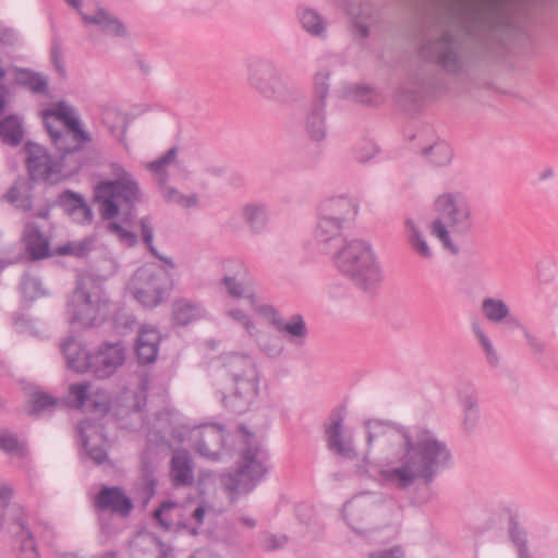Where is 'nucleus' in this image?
Instances as JSON below:
<instances>
[{"mask_svg": "<svg viewBox=\"0 0 558 558\" xmlns=\"http://www.w3.org/2000/svg\"><path fill=\"white\" fill-rule=\"evenodd\" d=\"M112 112H107L104 114V123L107 125L109 132L111 135L116 136L121 145H123L125 148L128 147L126 144V131H128V122L125 119L119 114H114L116 119L118 120V123H109V119L112 116Z\"/></svg>", "mask_w": 558, "mask_h": 558, "instance_id": "obj_52", "label": "nucleus"}, {"mask_svg": "<svg viewBox=\"0 0 558 558\" xmlns=\"http://www.w3.org/2000/svg\"><path fill=\"white\" fill-rule=\"evenodd\" d=\"M107 230L117 234L120 240L126 241L129 246H134L137 243V235L134 232L124 229L121 223L117 221H110L107 226Z\"/></svg>", "mask_w": 558, "mask_h": 558, "instance_id": "obj_57", "label": "nucleus"}, {"mask_svg": "<svg viewBox=\"0 0 558 558\" xmlns=\"http://www.w3.org/2000/svg\"><path fill=\"white\" fill-rule=\"evenodd\" d=\"M218 373L226 384L221 399L225 408L235 415L247 413L259 393V374L254 359L241 353L226 354Z\"/></svg>", "mask_w": 558, "mask_h": 558, "instance_id": "obj_2", "label": "nucleus"}, {"mask_svg": "<svg viewBox=\"0 0 558 558\" xmlns=\"http://www.w3.org/2000/svg\"><path fill=\"white\" fill-rule=\"evenodd\" d=\"M404 228L411 248L422 258L430 259L433 257V252L415 222L412 219H407L404 221Z\"/></svg>", "mask_w": 558, "mask_h": 558, "instance_id": "obj_43", "label": "nucleus"}, {"mask_svg": "<svg viewBox=\"0 0 558 558\" xmlns=\"http://www.w3.org/2000/svg\"><path fill=\"white\" fill-rule=\"evenodd\" d=\"M133 296L144 307L160 305L173 289L168 269L156 264L140 267L133 277Z\"/></svg>", "mask_w": 558, "mask_h": 558, "instance_id": "obj_10", "label": "nucleus"}, {"mask_svg": "<svg viewBox=\"0 0 558 558\" xmlns=\"http://www.w3.org/2000/svg\"><path fill=\"white\" fill-rule=\"evenodd\" d=\"M329 94V72L320 71L314 76V95L304 117V130L308 138L320 143L327 136L326 99Z\"/></svg>", "mask_w": 558, "mask_h": 558, "instance_id": "obj_13", "label": "nucleus"}, {"mask_svg": "<svg viewBox=\"0 0 558 558\" xmlns=\"http://www.w3.org/2000/svg\"><path fill=\"white\" fill-rule=\"evenodd\" d=\"M345 409L338 405L331 410L329 422L324 424L327 448L329 451L347 460L357 459L351 438H343Z\"/></svg>", "mask_w": 558, "mask_h": 558, "instance_id": "obj_18", "label": "nucleus"}, {"mask_svg": "<svg viewBox=\"0 0 558 558\" xmlns=\"http://www.w3.org/2000/svg\"><path fill=\"white\" fill-rule=\"evenodd\" d=\"M366 442L380 447L396 442L398 449L391 463L397 466L383 470L381 476L398 489H408L416 482L429 487L439 473L452 466V453L447 444L434 432L422 426L405 427L392 422L369 420L365 423ZM369 449L364 456L368 463Z\"/></svg>", "mask_w": 558, "mask_h": 558, "instance_id": "obj_1", "label": "nucleus"}, {"mask_svg": "<svg viewBox=\"0 0 558 558\" xmlns=\"http://www.w3.org/2000/svg\"><path fill=\"white\" fill-rule=\"evenodd\" d=\"M417 54L423 62L452 76L466 74L475 63V53L469 43L450 28H442L424 38Z\"/></svg>", "mask_w": 558, "mask_h": 558, "instance_id": "obj_4", "label": "nucleus"}, {"mask_svg": "<svg viewBox=\"0 0 558 558\" xmlns=\"http://www.w3.org/2000/svg\"><path fill=\"white\" fill-rule=\"evenodd\" d=\"M338 270L357 289L373 292L384 279L381 266L369 243L353 239L336 250Z\"/></svg>", "mask_w": 558, "mask_h": 558, "instance_id": "obj_5", "label": "nucleus"}, {"mask_svg": "<svg viewBox=\"0 0 558 558\" xmlns=\"http://www.w3.org/2000/svg\"><path fill=\"white\" fill-rule=\"evenodd\" d=\"M107 302L102 289L92 277L77 279L68 300L69 322L82 327L99 325L106 317Z\"/></svg>", "mask_w": 558, "mask_h": 558, "instance_id": "obj_9", "label": "nucleus"}, {"mask_svg": "<svg viewBox=\"0 0 558 558\" xmlns=\"http://www.w3.org/2000/svg\"><path fill=\"white\" fill-rule=\"evenodd\" d=\"M517 329H520L523 332L529 347L534 353L542 354L544 352L545 343L539 338L531 333L524 325L521 324V327H517Z\"/></svg>", "mask_w": 558, "mask_h": 558, "instance_id": "obj_60", "label": "nucleus"}, {"mask_svg": "<svg viewBox=\"0 0 558 558\" xmlns=\"http://www.w3.org/2000/svg\"><path fill=\"white\" fill-rule=\"evenodd\" d=\"M287 542L288 538L286 535L267 534L263 539L262 546L267 551H274L282 548Z\"/></svg>", "mask_w": 558, "mask_h": 558, "instance_id": "obj_61", "label": "nucleus"}, {"mask_svg": "<svg viewBox=\"0 0 558 558\" xmlns=\"http://www.w3.org/2000/svg\"><path fill=\"white\" fill-rule=\"evenodd\" d=\"M140 226H141V233H142L143 242L146 245H150L153 242V239H154V230L151 227L150 218L148 216L141 218Z\"/></svg>", "mask_w": 558, "mask_h": 558, "instance_id": "obj_62", "label": "nucleus"}, {"mask_svg": "<svg viewBox=\"0 0 558 558\" xmlns=\"http://www.w3.org/2000/svg\"><path fill=\"white\" fill-rule=\"evenodd\" d=\"M435 210L439 217L430 225L432 234L440 240L444 248L458 255L460 250L452 242L448 227L460 235L472 231L474 220L470 203L461 194L445 193L436 198Z\"/></svg>", "mask_w": 558, "mask_h": 558, "instance_id": "obj_7", "label": "nucleus"}, {"mask_svg": "<svg viewBox=\"0 0 558 558\" xmlns=\"http://www.w3.org/2000/svg\"><path fill=\"white\" fill-rule=\"evenodd\" d=\"M162 197L168 202L175 205H179L183 208H192L198 205V196L193 193L190 195H184L180 193L175 187L168 185V182L165 185H158Z\"/></svg>", "mask_w": 558, "mask_h": 558, "instance_id": "obj_46", "label": "nucleus"}, {"mask_svg": "<svg viewBox=\"0 0 558 558\" xmlns=\"http://www.w3.org/2000/svg\"><path fill=\"white\" fill-rule=\"evenodd\" d=\"M94 201L104 220L120 216L122 223L130 225L135 215V208L142 201V192L134 177L122 180H100L94 186Z\"/></svg>", "mask_w": 558, "mask_h": 558, "instance_id": "obj_6", "label": "nucleus"}, {"mask_svg": "<svg viewBox=\"0 0 558 558\" xmlns=\"http://www.w3.org/2000/svg\"><path fill=\"white\" fill-rule=\"evenodd\" d=\"M23 241L28 254V258L33 262L40 260L52 256L49 240L40 231L39 227L33 225L25 230Z\"/></svg>", "mask_w": 558, "mask_h": 558, "instance_id": "obj_30", "label": "nucleus"}, {"mask_svg": "<svg viewBox=\"0 0 558 558\" xmlns=\"http://www.w3.org/2000/svg\"><path fill=\"white\" fill-rule=\"evenodd\" d=\"M351 93L356 101L364 105H374L377 97L376 90L368 85H354Z\"/></svg>", "mask_w": 558, "mask_h": 558, "instance_id": "obj_55", "label": "nucleus"}, {"mask_svg": "<svg viewBox=\"0 0 558 558\" xmlns=\"http://www.w3.org/2000/svg\"><path fill=\"white\" fill-rule=\"evenodd\" d=\"M46 131L59 151V165L64 166V172L68 175L77 173L85 163L82 157L83 147L86 143H89L92 138L82 140L75 137L74 132L69 129L57 130L49 121H46Z\"/></svg>", "mask_w": 558, "mask_h": 558, "instance_id": "obj_15", "label": "nucleus"}, {"mask_svg": "<svg viewBox=\"0 0 558 558\" xmlns=\"http://www.w3.org/2000/svg\"><path fill=\"white\" fill-rule=\"evenodd\" d=\"M222 283L231 296L239 299L244 295V286L236 279V276L226 275Z\"/></svg>", "mask_w": 558, "mask_h": 558, "instance_id": "obj_59", "label": "nucleus"}, {"mask_svg": "<svg viewBox=\"0 0 558 558\" xmlns=\"http://www.w3.org/2000/svg\"><path fill=\"white\" fill-rule=\"evenodd\" d=\"M296 16L302 28L313 37L325 38L327 27L324 17L315 10L307 7H298Z\"/></svg>", "mask_w": 558, "mask_h": 558, "instance_id": "obj_38", "label": "nucleus"}, {"mask_svg": "<svg viewBox=\"0 0 558 558\" xmlns=\"http://www.w3.org/2000/svg\"><path fill=\"white\" fill-rule=\"evenodd\" d=\"M78 432L88 458L98 465L105 463L108 460V453L104 426L95 424L90 418H85L78 423Z\"/></svg>", "mask_w": 558, "mask_h": 558, "instance_id": "obj_20", "label": "nucleus"}, {"mask_svg": "<svg viewBox=\"0 0 558 558\" xmlns=\"http://www.w3.org/2000/svg\"><path fill=\"white\" fill-rule=\"evenodd\" d=\"M89 384L81 381L73 384L69 387V395L64 401L65 405L72 409H82L85 404L88 408H94L100 414H106L109 411L107 403H100L88 398Z\"/></svg>", "mask_w": 558, "mask_h": 558, "instance_id": "obj_33", "label": "nucleus"}, {"mask_svg": "<svg viewBox=\"0 0 558 558\" xmlns=\"http://www.w3.org/2000/svg\"><path fill=\"white\" fill-rule=\"evenodd\" d=\"M177 507V504L172 500H166L160 504V506L154 510L153 517L162 526L166 531L171 529L172 520L168 518L167 512Z\"/></svg>", "mask_w": 558, "mask_h": 558, "instance_id": "obj_54", "label": "nucleus"}, {"mask_svg": "<svg viewBox=\"0 0 558 558\" xmlns=\"http://www.w3.org/2000/svg\"><path fill=\"white\" fill-rule=\"evenodd\" d=\"M94 502L98 511H111L123 518L129 517L133 509L132 499L119 486L102 485Z\"/></svg>", "mask_w": 558, "mask_h": 558, "instance_id": "obj_21", "label": "nucleus"}, {"mask_svg": "<svg viewBox=\"0 0 558 558\" xmlns=\"http://www.w3.org/2000/svg\"><path fill=\"white\" fill-rule=\"evenodd\" d=\"M510 0H480V4L459 0L457 7H450L451 16H458L461 27L469 36L487 31L494 36H508L521 32L517 19L510 10Z\"/></svg>", "mask_w": 558, "mask_h": 558, "instance_id": "obj_3", "label": "nucleus"}, {"mask_svg": "<svg viewBox=\"0 0 558 558\" xmlns=\"http://www.w3.org/2000/svg\"><path fill=\"white\" fill-rule=\"evenodd\" d=\"M93 247L94 240L92 238H84L81 241H70L66 244L58 246L53 254L60 256L71 255L83 258L92 252Z\"/></svg>", "mask_w": 558, "mask_h": 558, "instance_id": "obj_47", "label": "nucleus"}, {"mask_svg": "<svg viewBox=\"0 0 558 558\" xmlns=\"http://www.w3.org/2000/svg\"><path fill=\"white\" fill-rule=\"evenodd\" d=\"M141 481L142 488L141 495L143 505H148L149 500L156 494L157 476H156V464L153 461V453L147 448L141 453Z\"/></svg>", "mask_w": 558, "mask_h": 558, "instance_id": "obj_32", "label": "nucleus"}, {"mask_svg": "<svg viewBox=\"0 0 558 558\" xmlns=\"http://www.w3.org/2000/svg\"><path fill=\"white\" fill-rule=\"evenodd\" d=\"M124 361L125 348L122 342H104L89 354L87 372L98 379H105L112 376Z\"/></svg>", "mask_w": 558, "mask_h": 558, "instance_id": "obj_17", "label": "nucleus"}, {"mask_svg": "<svg viewBox=\"0 0 558 558\" xmlns=\"http://www.w3.org/2000/svg\"><path fill=\"white\" fill-rule=\"evenodd\" d=\"M24 150L27 153L26 167L29 181H45L49 183L59 181V179H53V175L64 171V166L59 165L58 159H52L45 147L27 141L24 144Z\"/></svg>", "mask_w": 558, "mask_h": 558, "instance_id": "obj_16", "label": "nucleus"}, {"mask_svg": "<svg viewBox=\"0 0 558 558\" xmlns=\"http://www.w3.org/2000/svg\"><path fill=\"white\" fill-rule=\"evenodd\" d=\"M448 89L445 78L436 73L421 77L411 75L401 84L396 94L397 105L404 111H417L424 97L433 94H442Z\"/></svg>", "mask_w": 558, "mask_h": 558, "instance_id": "obj_12", "label": "nucleus"}, {"mask_svg": "<svg viewBox=\"0 0 558 558\" xmlns=\"http://www.w3.org/2000/svg\"><path fill=\"white\" fill-rule=\"evenodd\" d=\"M19 288L23 298L31 302L46 295V292L41 287V280L32 276L27 271L21 276Z\"/></svg>", "mask_w": 558, "mask_h": 558, "instance_id": "obj_48", "label": "nucleus"}, {"mask_svg": "<svg viewBox=\"0 0 558 558\" xmlns=\"http://www.w3.org/2000/svg\"><path fill=\"white\" fill-rule=\"evenodd\" d=\"M247 84L266 99L278 100L286 94L282 72L270 58L253 57L246 62Z\"/></svg>", "mask_w": 558, "mask_h": 558, "instance_id": "obj_11", "label": "nucleus"}, {"mask_svg": "<svg viewBox=\"0 0 558 558\" xmlns=\"http://www.w3.org/2000/svg\"><path fill=\"white\" fill-rule=\"evenodd\" d=\"M160 340L161 336L157 328L149 325L140 327L134 342L138 364L148 365L157 360Z\"/></svg>", "mask_w": 558, "mask_h": 558, "instance_id": "obj_22", "label": "nucleus"}, {"mask_svg": "<svg viewBox=\"0 0 558 558\" xmlns=\"http://www.w3.org/2000/svg\"><path fill=\"white\" fill-rule=\"evenodd\" d=\"M25 130L17 114L0 118V141L8 146L17 147L23 142Z\"/></svg>", "mask_w": 558, "mask_h": 558, "instance_id": "obj_35", "label": "nucleus"}, {"mask_svg": "<svg viewBox=\"0 0 558 558\" xmlns=\"http://www.w3.org/2000/svg\"><path fill=\"white\" fill-rule=\"evenodd\" d=\"M275 328L282 333L289 342L301 345L307 338L308 330L302 315L293 314L288 320L282 317L275 322Z\"/></svg>", "mask_w": 558, "mask_h": 558, "instance_id": "obj_34", "label": "nucleus"}, {"mask_svg": "<svg viewBox=\"0 0 558 558\" xmlns=\"http://www.w3.org/2000/svg\"><path fill=\"white\" fill-rule=\"evenodd\" d=\"M50 59L51 62L57 70V72L64 77L66 75L64 61L62 59V48L61 43L58 38L52 39L51 50H50Z\"/></svg>", "mask_w": 558, "mask_h": 558, "instance_id": "obj_56", "label": "nucleus"}, {"mask_svg": "<svg viewBox=\"0 0 558 558\" xmlns=\"http://www.w3.org/2000/svg\"><path fill=\"white\" fill-rule=\"evenodd\" d=\"M343 225L337 220L318 215L314 235L325 253H329L331 248L338 250L343 243L341 239Z\"/></svg>", "mask_w": 558, "mask_h": 558, "instance_id": "obj_25", "label": "nucleus"}, {"mask_svg": "<svg viewBox=\"0 0 558 558\" xmlns=\"http://www.w3.org/2000/svg\"><path fill=\"white\" fill-rule=\"evenodd\" d=\"M0 531L11 537L16 558H41L29 526L28 513L23 506H13L9 509L7 524Z\"/></svg>", "mask_w": 558, "mask_h": 558, "instance_id": "obj_14", "label": "nucleus"}, {"mask_svg": "<svg viewBox=\"0 0 558 558\" xmlns=\"http://www.w3.org/2000/svg\"><path fill=\"white\" fill-rule=\"evenodd\" d=\"M260 350L269 357H278L283 351V345L278 337L260 333L257 338Z\"/></svg>", "mask_w": 558, "mask_h": 558, "instance_id": "obj_51", "label": "nucleus"}, {"mask_svg": "<svg viewBox=\"0 0 558 558\" xmlns=\"http://www.w3.org/2000/svg\"><path fill=\"white\" fill-rule=\"evenodd\" d=\"M226 428L222 424L206 423L194 435L195 451L210 461H218L225 447Z\"/></svg>", "mask_w": 558, "mask_h": 558, "instance_id": "obj_19", "label": "nucleus"}, {"mask_svg": "<svg viewBox=\"0 0 558 558\" xmlns=\"http://www.w3.org/2000/svg\"><path fill=\"white\" fill-rule=\"evenodd\" d=\"M464 417L463 427L466 432H472L480 420V409L477 399L474 396H466L462 401Z\"/></svg>", "mask_w": 558, "mask_h": 558, "instance_id": "obj_49", "label": "nucleus"}, {"mask_svg": "<svg viewBox=\"0 0 558 558\" xmlns=\"http://www.w3.org/2000/svg\"><path fill=\"white\" fill-rule=\"evenodd\" d=\"M33 184L29 180L19 179L7 191L4 198L11 203H17L21 196L26 192H32Z\"/></svg>", "mask_w": 558, "mask_h": 558, "instance_id": "obj_53", "label": "nucleus"}, {"mask_svg": "<svg viewBox=\"0 0 558 558\" xmlns=\"http://www.w3.org/2000/svg\"><path fill=\"white\" fill-rule=\"evenodd\" d=\"M245 223L254 234L262 233L268 223L269 213L263 204H247L242 210Z\"/></svg>", "mask_w": 558, "mask_h": 558, "instance_id": "obj_41", "label": "nucleus"}, {"mask_svg": "<svg viewBox=\"0 0 558 558\" xmlns=\"http://www.w3.org/2000/svg\"><path fill=\"white\" fill-rule=\"evenodd\" d=\"M271 468L269 453L259 444L248 441L241 450L234 472L223 474L221 483L232 498L253 492Z\"/></svg>", "mask_w": 558, "mask_h": 558, "instance_id": "obj_8", "label": "nucleus"}, {"mask_svg": "<svg viewBox=\"0 0 558 558\" xmlns=\"http://www.w3.org/2000/svg\"><path fill=\"white\" fill-rule=\"evenodd\" d=\"M16 85L29 89L34 94L46 95L49 92V82L46 75L28 68H16L14 71Z\"/></svg>", "mask_w": 558, "mask_h": 558, "instance_id": "obj_37", "label": "nucleus"}, {"mask_svg": "<svg viewBox=\"0 0 558 558\" xmlns=\"http://www.w3.org/2000/svg\"><path fill=\"white\" fill-rule=\"evenodd\" d=\"M59 404L58 398L47 392L36 391L31 396L27 414L37 417L41 413L52 412Z\"/></svg>", "mask_w": 558, "mask_h": 558, "instance_id": "obj_44", "label": "nucleus"}, {"mask_svg": "<svg viewBox=\"0 0 558 558\" xmlns=\"http://www.w3.org/2000/svg\"><path fill=\"white\" fill-rule=\"evenodd\" d=\"M50 117H54L63 122L65 129L75 133V137L90 140V134L83 129L80 118L75 116L73 108L65 101L61 100L53 108L43 111L45 125L46 121H49Z\"/></svg>", "mask_w": 558, "mask_h": 558, "instance_id": "obj_28", "label": "nucleus"}, {"mask_svg": "<svg viewBox=\"0 0 558 558\" xmlns=\"http://www.w3.org/2000/svg\"><path fill=\"white\" fill-rule=\"evenodd\" d=\"M203 314L204 308L198 302L180 299L172 303V318L177 326H187L203 317Z\"/></svg>", "mask_w": 558, "mask_h": 558, "instance_id": "obj_36", "label": "nucleus"}, {"mask_svg": "<svg viewBox=\"0 0 558 558\" xmlns=\"http://www.w3.org/2000/svg\"><path fill=\"white\" fill-rule=\"evenodd\" d=\"M508 537L515 548L518 558H534L529 548L527 532L514 515L509 518Z\"/></svg>", "mask_w": 558, "mask_h": 558, "instance_id": "obj_40", "label": "nucleus"}, {"mask_svg": "<svg viewBox=\"0 0 558 558\" xmlns=\"http://www.w3.org/2000/svg\"><path fill=\"white\" fill-rule=\"evenodd\" d=\"M357 214L356 204L347 196H337L325 199L318 207V215L341 223L352 220Z\"/></svg>", "mask_w": 558, "mask_h": 558, "instance_id": "obj_26", "label": "nucleus"}, {"mask_svg": "<svg viewBox=\"0 0 558 558\" xmlns=\"http://www.w3.org/2000/svg\"><path fill=\"white\" fill-rule=\"evenodd\" d=\"M54 205L62 208L65 214L80 222L90 223L93 220V210L84 197L72 190L61 192Z\"/></svg>", "mask_w": 558, "mask_h": 558, "instance_id": "obj_23", "label": "nucleus"}, {"mask_svg": "<svg viewBox=\"0 0 558 558\" xmlns=\"http://www.w3.org/2000/svg\"><path fill=\"white\" fill-rule=\"evenodd\" d=\"M80 14L86 25H98L106 34L117 37H125L128 35L123 22L104 8H98L94 15H88L83 12H80Z\"/></svg>", "mask_w": 558, "mask_h": 558, "instance_id": "obj_31", "label": "nucleus"}, {"mask_svg": "<svg viewBox=\"0 0 558 558\" xmlns=\"http://www.w3.org/2000/svg\"><path fill=\"white\" fill-rule=\"evenodd\" d=\"M171 468L175 486H187L194 481L189 452L183 450L172 456Z\"/></svg>", "mask_w": 558, "mask_h": 558, "instance_id": "obj_39", "label": "nucleus"}, {"mask_svg": "<svg viewBox=\"0 0 558 558\" xmlns=\"http://www.w3.org/2000/svg\"><path fill=\"white\" fill-rule=\"evenodd\" d=\"M351 33L355 38L365 39L369 35V29L368 26L361 21L360 16H355L351 23Z\"/></svg>", "mask_w": 558, "mask_h": 558, "instance_id": "obj_63", "label": "nucleus"}, {"mask_svg": "<svg viewBox=\"0 0 558 558\" xmlns=\"http://www.w3.org/2000/svg\"><path fill=\"white\" fill-rule=\"evenodd\" d=\"M472 330L485 352L487 362L492 366L497 367L499 365V356L490 339L486 336V333L483 331V329L477 323H473Z\"/></svg>", "mask_w": 558, "mask_h": 558, "instance_id": "obj_50", "label": "nucleus"}, {"mask_svg": "<svg viewBox=\"0 0 558 558\" xmlns=\"http://www.w3.org/2000/svg\"><path fill=\"white\" fill-rule=\"evenodd\" d=\"M17 41H19L17 33L13 28H10V27L0 28V43L1 44L9 46V47H13L17 44Z\"/></svg>", "mask_w": 558, "mask_h": 558, "instance_id": "obj_64", "label": "nucleus"}, {"mask_svg": "<svg viewBox=\"0 0 558 558\" xmlns=\"http://www.w3.org/2000/svg\"><path fill=\"white\" fill-rule=\"evenodd\" d=\"M153 432L156 438L162 444L171 445L172 441H183V433L173 422L172 413L169 410H162L156 413Z\"/></svg>", "mask_w": 558, "mask_h": 558, "instance_id": "obj_29", "label": "nucleus"}, {"mask_svg": "<svg viewBox=\"0 0 558 558\" xmlns=\"http://www.w3.org/2000/svg\"><path fill=\"white\" fill-rule=\"evenodd\" d=\"M422 155L429 158L430 162L437 167L447 166L453 157L452 149L446 142H437L424 148Z\"/></svg>", "mask_w": 558, "mask_h": 558, "instance_id": "obj_45", "label": "nucleus"}, {"mask_svg": "<svg viewBox=\"0 0 558 558\" xmlns=\"http://www.w3.org/2000/svg\"><path fill=\"white\" fill-rule=\"evenodd\" d=\"M178 151V147L173 146L163 155L147 163L146 168L157 177L158 185H165L169 181L167 167L175 162Z\"/></svg>", "mask_w": 558, "mask_h": 558, "instance_id": "obj_42", "label": "nucleus"}, {"mask_svg": "<svg viewBox=\"0 0 558 558\" xmlns=\"http://www.w3.org/2000/svg\"><path fill=\"white\" fill-rule=\"evenodd\" d=\"M60 350L69 369L77 374L87 372L90 353L86 351L81 341L73 336H69L62 341Z\"/></svg>", "mask_w": 558, "mask_h": 558, "instance_id": "obj_27", "label": "nucleus"}, {"mask_svg": "<svg viewBox=\"0 0 558 558\" xmlns=\"http://www.w3.org/2000/svg\"><path fill=\"white\" fill-rule=\"evenodd\" d=\"M484 317L492 324H504L507 330L521 327V322L511 315L507 303L501 299L486 298L481 305Z\"/></svg>", "mask_w": 558, "mask_h": 558, "instance_id": "obj_24", "label": "nucleus"}, {"mask_svg": "<svg viewBox=\"0 0 558 558\" xmlns=\"http://www.w3.org/2000/svg\"><path fill=\"white\" fill-rule=\"evenodd\" d=\"M22 449V445L16 435L8 432H0V450L13 453Z\"/></svg>", "mask_w": 558, "mask_h": 558, "instance_id": "obj_58", "label": "nucleus"}]
</instances>
